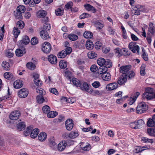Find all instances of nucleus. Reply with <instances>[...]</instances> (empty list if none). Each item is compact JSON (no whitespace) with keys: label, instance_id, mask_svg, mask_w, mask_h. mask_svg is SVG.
Here are the masks:
<instances>
[{"label":"nucleus","instance_id":"f257e3e1","mask_svg":"<svg viewBox=\"0 0 155 155\" xmlns=\"http://www.w3.org/2000/svg\"><path fill=\"white\" fill-rule=\"evenodd\" d=\"M101 68H99L97 70V73L98 74L101 75V77L103 80L105 81H109L111 79L110 74L107 72L108 68L106 67H103Z\"/></svg>","mask_w":155,"mask_h":155},{"label":"nucleus","instance_id":"f03ea898","mask_svg":"<svg viewBox=\"0 0 155 155\" xmlns=\"http://www.w3.org/2000/svg\"><path fill=\"white\" fill-rule=\"evenodd\" d=\"M154 92L153 89L150 87H147L146 89V92L142 95V99L147 101L150 100L154 98Z\"/></svg>","mask_w":155,"mask_h":155},{"label":"nucleus","instance_id":"7ed1b4c3","mask_svg":"<svg viewBox=\"0 0 155 155\" xmlns=\"http://www.w3.org/2000/svg\"><path fill=\"white\" fill-rule=\"evenodd\" d=\"M147 110V107L144 102H141L138 104L136 108L137 113L141 114L145 112Z\"/></svg>","mask_w":155,"mask_h":155},{"label":"nucleus","instance_id":"20e7f679","mask_svg":"<svg viewBox=\"0 0 155 155\" xmlns=\"http://www.w3.org/2000/svg\"><path fill=\"white\" fill-rule=\"evenodd\" d=\"M72 49L71 47H67L66 49L59 52L58 54L59 58H65L67 55L69 54L71 52Z\"/></svg>","mask_w":155,"mask_h":155},{"label":"nucleus","instance_id":"39448f33","mask_svg":"<svg viewBox=\"0 0 155 155\" xmlns=\"http://www.w3.org/2000/svg\"><path fill=\"white\" fill-rule=\"evenodd\" d=\"M51 50V46L49 42H45L43 44L42 46V50L43 52L48 54L50 52Z\"/></svg>","mask_w":155,"mask_h":155},{"label":"nucleus","instance_id":"423d86ee","mask_svg":"<svg viewBox=\"0 0 155 155\" xmlns=\"http://www.w3.org/2000/svg\"><path fill=\"white\" fill-rule=\"evenodd\" d=\"M129 48L133 53H135L137 51L138 54H139L140 48L139 46L136 45V43L134 42H130L129 44Z\"/></svg>","mask_w":155,"mask_h":155},{"label":"nucleus","instance_id":"0eeeda50","mask_svg":"<svg viewBox=\"0 0 155 155\" xmlns=\"http://www.w3.org/2000/svg\"><path fill=\"white\" fill-rule=\"evenodd\" d=\"M30 42V39L28 37L25 35L22 37L21 40L18 42V45L20 47H22L24 45H27Z\"/></svg>","mask_w":155,"mask_h":155},{"label":"nucleus","instance_id":"6e6552de","mask_svg":"<svg viewBox=\"0 0 155 155\" xmlns=\"http://www.w3.org/2000/svg\"><path fill=\"white\" fill-rule=\"evenodd\" d=\"M116 54H117L119 57H120L122 55L124 56H128L130 53L128 51H127L124 48L120 49L118 48L115 49Z\"/></svg>","mask_w":155,"mask_h":155},{"label":"nucleus","instance_id":"1a4fd4ad","mask_svg":"<svg viewBox=\"0 0 155 155\" xmlns=\"http://www.w3.org/2000/svg\"><path fill=\"white\" fill-rule=\"evenodd\" d=\"M21 115L20 112L19 110H14L9 115V118L12 120H17Z\"/></svg>","mask_w":155,"mask_h":155},{"label":"nucleus","instance_id":"9d476101","mask_svg":"<svg viewBox=\"0 0 155 155\" xmlns=\"http://www.w3.org/2000/svg\"><path fill=\"white\" fill-rule=\"evenodd\" d=\"M143 8V6L140 5H136L133 10H132V13H134V15H140V12L142 11Z\"/></svg>","mask_w":155,"mask_h":155},{"label":"nucleus","instance_id":"9b49d317","mask_svg":"<svg viewBox=\"0 0 155 155\" xmlns=\"http://www.w3.org/2000/svg\"><path fill=\"white\" fill-rule=\"evenodd\" d=\"M65 126L66 129L68 130H71L74 126L73 120L70 118L68 119L65 122Z\"/></svg>","mask_w":155,"mask_h":155},{"label":"nucleus","instance_id":"f8f14e48","mask_svg":"<svg viewBox=\"0 0 155 155\" xmlns=\"http://www.w3.org/2000/svg\"><path fill=\"white\" fill-rule=\"evenodd\" d=\"M33 77L34 78V81L35 85L38 86H41L42 85V81L38 79L39 75L36 73L33 74Z\"/></svg>","mask_w":155,"mask_h":155},{"label":"nucleus","instance_id":"ddd939ff","mask_svg":"<svg viewBox=\"0 0 155 155\" xmlns=\"http://www.w3.org/2000/svg\"><path fill=\"white\" fill-rule=\"evenodd\" d=\"M130 65H127L124 66H122L120 68V72L122 73L123 74H127L128 73L130 69Z\"/></svg>","mask_w":155,"mask_h":155},{"label":"nucleus","instance_id":"4468645a","mask_svg":"<svg viewBox=\"0 0 155 155\" xmlns=\"http://www.w3.org/2000/svg\"><path fill=\"white\" fill-rule=\"evenodd\" d=\"M28 94V90L25 88H23L20 89L18 93V94L19 97L21 98L26 97Z\"/></svg>","mask_w":155,"mask_h":155},{"label":"nucleus","instance_id":"2eb2a0df","mask_svg":"<svg viewBox=\"0 0 155 155\" xmlns=\"http://www.w3.org/2000/svg\"><path fill=\"white\" fill-rule=\"evenodd\" d=\"M127 81V75H122L118 78L117 83L119 85H122L124 84Z\"/></svg>","mask_w":155,"mask_h":155},{"label":"nucleus","instance_id":"dca6fc26","mask_svg":"<svg viewBox=\"0 0 155 155\" xmlns=\"http://www.w3.org/2000/svg\"><path fill=\"white\" fill-rule=\"evenodd\" d=\"M40 35L41 38L44 40H46L50 38L48 32L45 30H43L40 31Z\"/></svg>","mask_w":155,"mask_h":155},{"label":"nucleus","instance_id":"f3484780","mask_svg":"<svg viewBox=\"0 0 155 155\" xmlns=\"http://www.w3.org/2000/svg\"><path fill=\"white\" fill-rule=\"evenodd\" d=\"M67 146V142L66 141H62L61 142L58 144V149L59 151H62Z\"/></svg>","mask_w":155,"mask_h":155},{"label":"nucleus","instance_id":"a211bd4d","mask_svg":"<svg viewBox=\"0 0 155 155\" xmlns=\"http://www.w3.org/2000/svg\"><path fill=\"white\" fill-rule=\"evenodd\" d=\"M83 91H85L89 93L90 89L91 88H90L88 84L86 82H84L82 84H81V86L79 87Z\"/></svg>","mask_w":155,"mask_h":155},{"label":"nucleus","instance_id":"6ab92c4d","mask_svg":"<svg viewBox=\"0 0 155 155\" xmlns=\"http://www.w3.org/2000/svg\"><path fill=\"white\" fill-rule=\"evenodd\" d=\"M118 87V84L116 82L108 84L106 88L108 91H111L116 89Z\"/></svg>","mask_w":155,"mask_h":155},{"label":"nucleus","instance_id":"aec40b11","mask_svg":"<svg viewBox=\"0 0 155 155\" xmlns=\"http://www.w3.org/2000/svg\"><path fill=\"white\" fill-rule=\"evenodd\" d=\"M48 60L51 64H55L57 62V58L53 54H50L48 57Z\"/></svg>","mask_w":155,"mask_h":155},{"label":"nucleus","instance_id":"412c9836","mask_svg":"<svg viewBox=\"0 0 155 155\" xmlns=\"http://www.w3.org/2000/svg\"><path fill=\"white\" fill-rule=\"evenodd\" d=\"M85 8L87 11H91L93 13H95L96 12V9L94 7L88 4H86L84 5Z\"/></svg>","mask_w":155,"mask_h":155},{"label":"nucleus","instance_id":"4be33fe9","mask_svg":"<svg viewBox=\"0 0 155 155\" xmlns=\"http://www.w3.org/2000/svg\"><path fill=\"white\" fill-rule=\"evenodd\" d=\"M49 145L51 148L54 149L56 147L57 144L54 141V137H51L49 138Z\"/></svg>","mask_w":155,"mask_h":155},{"label":"nucleus","instance_id":"5701e85b","mask_svg":"<svg viewBox=\"0 0 155 155\" xmlns=\"http://www.w3.org/2000/svg\"><path fill=\"white\" fill-rule=\"evenodd\" d=\"M147 125L148 127L154 126L155 127V114L153 116L152 119L150 118L148 120Z\"/></svg>","mask_w":155,"mask_h":155},{"label":"nucleus","instance_id":"b1692460","mask_svg":"<svg viewBox=\"0 0 155 155\" xmlns=\"http://www.w3.org/2000/svg\"><path fill=\"white\" fill-rule=\"evenodd\" d=\"M148 31L152 35H154L155 33V25L151 22H150L149 25Z\"/></svg>","mask_w":155,"mask_h":155},{"label":"nucleus","instance_id":"393cba45","mask_svg":"<svg viewBox=\"0 0 155 155\" xmlns=\"http://www.w3.org/2000/svg\"><path fill=\"white\" fill-rule=\"evenodd\" d=\"M23 85L22 81L21 80H17L14 82L13 84L14 87L16 89L21 87Z\"/></svg>","mask_w":155,"mask_h":155},{"label":"nucleus","instance_id":"a878e982","mask_svg":"<svg viewBox=\"0 0 155 155\" xmlns=\"http://www.w3.org/2000/svg\"><path fill=\"white\" fill-rule=\"evenodd\" d=\"M86 48L89 50H92L94 48V44L92 41L91 40L87 41L85 43Z\"/></svg>","mask_w":155,"mask_h":155},{"label":"nucleus","instance_id":"bb28decb","mask_svg":"<svg viewBox=\"0 0 155 155\" xmlns=\"http://www.w3.org/2000/svg\"><path fill=\"white\" fill-rule=\"evenodd\" d=\"M89 93L91 94L94 96H101L102 94V93L100 91L98 90H93L92 88L90 90Z\"/></svg>","mask_w":155,"mask_h":155},{"label":"nucleus","instance_id":"cd10ccee","mask_svg":"<svg viewBox=\"0 0 155 155\" xmlns=\"http://www.w3.org/2000/svg\"><path fill=\"white\" fill-rule=\"evenodd\" d=\"M148 149L147 146H143V147L138 146L136 147L134 150L135 153H138L140 152Z\"/></svg>","mask_w":155,"mask_h":155},{"label":"nucleus","instance_id":"c85d7f7f","mask_svg":"<svg viewBox=\"0 0 155 155\" xmlns=\"http://www.w3.org/2000/svg\"><path fill=\"white\" fill-rule=\"evenodd\" d=\"M39 130L38 128H35L33 129L31 131L30 134L31 137L32 138H35L37 137L38 133Z\"/></svg>","mask_w":155,"mask_h":155},{"label":"nucleus","instance_id":"c756f323","mask_svg":"<svg viewBox=\"0 0 155 155\" xmlns=\"http://www.w3.org/2000/svg\"><path fill=\"white\" fill-rule=\"evenodd\" d=\"M20 32V31L18 30V28L14 27L13 30V34L15 38V39H14L15 41L16 42L17 41L16 39L18 38Z\"/></svg>","mask_w":155,"mask_h":155},{"label":"nucleus","instance_id":"7c9ffc66","mask_svg":"<svg viewBox=\"0 0 155 155\" xmlns=\"http://www.w3.org/2000/svg\"><path fill=\"white\" fill-rule=\"evenodd\" d=\"M47 14V12L43 10H40L37 13V16L39 18H42L46 16Z\"/></svg>","mask_w":155,"mask_h":155},{"label":"nucleus","instance_id":"2f4dec72","mask_svg":"<svg viewBox=\"0 0 155 155\" xmlns=\"http://www.w3.org/2000/svg\"><path fill=\"white\" fill-rule=\"evenodd\" d=\"M46 134L44 132H41L39 134L38 137V140L41 141H43L45 140L46 139Z\"/></svg>","mask_w":155,"mask_h":155},{"label":"nucleus","instance_id":"473e14b6","mask_svg":"<svg viewBox=\"0 0 155 155\" xmlns=\"http://www.w3.org/2000/svg\"><path fill=\"white\" fill-rule=\"evenodd\" d=\"M112 66V63L111 62V61L109 59H107L105 60V62L104 63V66H100L99 68H102V67H106L107 68H110Z\"/></svg>","mask_w":155,"mask_h":155},{"label":"nucleus","instance_id":"72a5a7b5","mask_svg":"<svg viewBox=\"0 0 155 155\" xmlns=\"http://www.w3.org/2000/svg\"><path fill=\"white\" fill-rule=\"evenodd\" d=\"M17 129L19 131H21L25 129L26 125L24 122H21L17 124Z\"/></svg>","mask_w":155,"mask_h":155},{"label":"nucleus","instance_id":"f704fd0d","mask_svg":"<svg viewBox=\"0 0 155 155\" xmlns=\"http://www.w3.org/2000/svg\"><path fill=\"white\" fill-rule=\"evenodd\" d=\"M26 66L28 69L31 70H35L36 68L35 64L31 62L27 63L26 64Z\"/></svg>","mask_w":155,"mask_h":155},{"label":"nucleus","instance_id":"c9c22d12","mask_svg":"<svg viewBox=\"0 0 155 155\" xmlns=\"http://www.w3.org/2000/svg\"><path fill=\"white\" fill-rule=\"evenodd\" d=\"M140 94L139 92H136L134 93V95L133 96V98H130V100L131 101V103H130V104H131L130 105L133 104L138 96Z\"/></svg>","mask_w":155,"mask_h":155},{"label":"nucleus","instance_id":"e433bc0d","mask_svg":"<svg viewBox=\"0 0 155 155\" xmlns=\"http://www.w3.org/2000/svg\"><path fill=\"white\" fill-rule=\"evenodd\" d=\"M137 128V129H140L142 128L143 125L144 124V122L142 119H140L136 121Z\"/></svg>","mask_w":155,"mask_h":155},{"label":"nucleus","instance_id":"4c0bfd02","mask_svg":"<svg viewBox=\"0 0 155 155\" xmlns=\"http://www.w3.org/2000/svg\"><path fill=\"white\" fill-rule=\"evenodd\" d=\"M58 113L55 111H49L47 114V116L49 118H54L57 116Z\"/></svg>","mask_w":155,"mask_h":155},{"label":"nucleus","instance_id":"58836bf2","mask_svg":"<svg viewBox=\"0 0 155 155\" xmlns=\"http://www.w3.org/2000/svg\"><path fill=\"white\" fill-rule=\"evenodd\" d=\"M97 55V54L94 51H90L87 53V56L90 59L96 58Z\"/></svg>","mask_w":155,"mask_h":155},{"label":"nucleus","instance_id":"ea45409f","mask_svg":"<svg viewBox=\"0 0 155 155\" xmlns=\"http://www.w3.org/2000/svg\"><path fill=\"white\" fill-rule=\"evenodd\" d=\"M68 37L70 40L72 41H75L78 38V37L77 35L72 33L69 34L68 36Z\"/></svg>","mask_w":155,"mask_h":155},{"label":"nucleus","instance_id":"a19ab883","mask_svg":"<svg viewBox=\"0 0 155 155\" xmlns=\"http://www.w3.org/2000/svg\"><path fill=\"white\" fill-rule=\"evenodd\" d=\"M83 35L85 38H91L93 37V34L90 31H87L84 32Z\"/></svg>","mask_w":155,"mask_h":155},{"label":"nucleus","instance_id":"79ce46f5","mask_svg":"<svg viewBox=\"0 0 155 155\" xmlns=\"http://www.w3.org/2000/svg\"><path fill=\"white\" fill-rule=\"evenodd\" d=\"M147 132L149 135L151 136L155 137V127L147 129Z\"/></svg>","mask_w":155,"mask_h":155},{"label":"nucleus","instance_id":"37998d69","mask_svg":"<svg viewBox=\"0 0 155 155\" xmlns=\"http://www.w3.org/2000/svg\"><path fill=\"white\" fill-rule=\"evenodd\" d=\"M79 135L78 132L77 131H72L70 133V138H74Z\"/></svg>","mask_w":155,"mask_h":155},{"label":"nucleus","instance_id":"c03bdc74","mask_svg":"<svg viewBox=\"0 0 155 155\" xmlns=\"http://www.w3.org/2000/svg\"><path fill=\"white\" fill-rule=\"evenodd\" d=\"M4 78L8 80H11L13 77V76L12 73L9 72H6L4 74Z\"/></svg>","mask_w":155,"mask_h":155},{"label":"nucleus","instance_id":"a18cd8bd","mask_svg":"<svg viewBox=\"0 0 155 155\" xmlns=\"http://www.w3.org/2000/svg\"><path fill=\"white\" fill-rule=\"evenodd\" d=\"M36 100L37 102L40 104H42L45 101L43 96L41 95H38L37 96Z\"/></svg>","mask_w":155,"mask_h":155},{"label":"nucleus","instance_id":"49530a36","mask_svg":"<svg viewBox=\"0 0 155 155\" xmlns=\"http://www.w3.org/2000/svg\"><path fill=\"white\" fill-rule=\"evenodd\" d=\"M16 11L18 12V13L20 12L21 13H22L25 11V7L23 5H20L17 7Z\"/></svg>","mask_w":155,"mask_h":155},{"label":"nucleus","instance_id":"de8ad7c7","mask_svg":"<svg viewBox=\"0 0 155 155\" xmlns=\"http://www.w3.org/2000/svg\"><path fill=\"white\" fill-rule=\"evenodd\" d=\"M67 62L64 60H61L59 63V66L61 69H64L67 66Z\"/></svg>","mask_w":155,"mask_h":155},{"label":"nucleus","instance_id":"09e8293b","mask_svg":"<svg viewBox=\"0 0 155 155\" xmlns=\"http://www.w3.org/2000/svg\"><path fill=\"white\" fill-rule=\"evenodd\" d=\"M72 82L73 84L76 87H79L81 86V84L80 81L76 78H72Z\"/></svg>","mask_w":155,"mask_h":155},{"label":"nucleus","instance_id":"8fccbe9b","mask_svg":"<svg viewBox=\"0 0 155 155\" xmlns=\"http://www.w3.org/2000/svg\"><path fill=\"white\" fill-rule=\"evenodd\" d=\"M33 129V126H30L28 127H27L26 130L24 131V134L25 135V136H28Z\"/></svg>","mask_w":155,"mask_h":155},{"label":"nucleus","instance_id":"3c124183","mask_svg":"<svg viewBox=\"0 0 155 155\" xmlns=\"http://www.w3.org/2000/svg\"><path fill=\"white\" fill-rule=\"evenodd\" d=\"M2 65L3 68L5 70H7L10 69V66L9 64L5 61L2 63Z\"/></svg>","mask_w":155,"mask_h":155},{"label":"nucleus","instance_id":"603ef678","mask_svg":"<svg viewBox=\"0 0 155 155\" xmlns=\"http://www.w3.org/2000/svg\"><path fill=\"white\" fill-rule=\"evenodd\" d=\"M55 13L57 15L61 16L63 14L64 10L63 8H58L55 10Z\"/></svg>","mask_w":155,"mask_h":155},{"label":"nucleus","instance_id":"864d4df0","mask_svg":"<svg viewBox=\"0 0 155 155\" xmlns=\"http://www.w3.org/2000/svg\"><path fill=\"white\" fill-rule=\"evenodd\" d=\"M73 6V3L71 2H68L65 5L64 9L65 10H67L69 9H71L72 7Z\"/></svg>","mask_w":155,"mask_h":155},{"label":"nucleus","instance_id":"5fc2aeb1","mask_svg":"<svg viewBox=\"0 0 155 155\" xmlns=\"http://www.w3.org/2000/svg\"><path fill=\"white\" fill-rule=\"evenodd\" d=\"M36 91L37 93H39L40 94L39 95L43 96L46 94L45 91L41 88H40L38 87L36 89Z\"/></svg>","mask_w":155,"mask_h":155},{"label":"nucleus","instance_id":"6e6d98bb","mask_svg":"<svg viewBox=\"0 0 155 155\" xmlns=\"http://www.w3.org/2000/svg\"><path fill=\"white\" fill-rule=\"evenodd\" d=\"M105 60L103 58H100L97 60V64L100 66H104Z\"/></svg>","mask_w":155,"mask_h":155},{"label":"nucleus","instance_id":"4d7b16f0","mask_svg":"<svg viewBox=\"0 0 155 155\" xmlns=\"http://www.w3.org/2000/svg\"><path fill=\"white\" fill-rule=\"evenodd\" d=\"M94 24L99 30L102 29L104 27L103 24L98 21H96L94 22Z\"/></svg>","mask_w":155,"mask_h":155},{"label":"nucleus","instance_id":"13d9d810","mask_svg":"<svg viewBox=\"0 0 155 155\" xmlns=\"http://www.w3.org/2000/svg\"><path fill=\"white\" fill-rule=\"evenodd\" d=\"M22 13L20 12L18 13V12L16 11V12H14V15L15 16V19H21L22 18Z\"/></svg>","mask_w":155,"mask_h":155},{"label":"nucleus","instance_id":"bf43d9fd","mask_svg":"<svg viewBox=\"0 0 155 155\" xmlns=\"http://www.w3.org/2000/svg\"><path fill=\"white\" fill-rule=\"evenodd\" d=\"M145 65L143 64L140 67V73L141 75L143 76L145 74Z\"/></svg>","mask_w":155,"mask_h":155},{"label":"nucleus","instance_id":"052dcab7","mask_svg":"<svg viewBox=\"0 0 155 155\" xmlns=\"http://www.w3.org/2000/svg\"><path fill=\"white\" fill-rule=\"evenodd\" d=\"M16 26L20 29L23 28L25 26L24 22L21 20L18 21L16 23Z\"/></svg>","mask_w":155,"mask_h":155},{"label":"nucleus","instance_id":"680f3d73","mask_svg":"<svg viewBox=\"0 0 155 155\" xmlns=\"http://www.w3.org/2000/svg\"><path fill=\"white\" fill-rule=\"evenodd\" d=\"M42 110L44 113L47 114L50 111V108L48 106L45 105L43 107Z\"/></svg>","mask_w":155,"mask_h":155},{"label":"nucleus","instance_id":"e2e57ef3","mask_svg":"<svg viewBox=\"0 0 155 155\" xmlns=\"http://www.w3.org/2000/svg\"><path fill=\"white\" fill-rule=\"evenodd\" d=\"M51 28V25L48 23H44L43 26V30H49Z\"/></svg>","mask_w":155,"mask_h":155},{"label":"nucleus","instance_id":"0e129e2a","mask_svg":"<svg viewBox=\"0 0 155 155\" xmlns=\"http://www.w3.org/2000/svg\"><path fill=\"white\" fill-rule=\"evenodd\" d=\"M38 43V39L36 37L32 38L31 41V43L32 45H35L37 44Z\"/></svg>","mask_w":155,"mask_h":155},{"label":"nucleus","instance_id":"69168bd1","mask_svg":"<svg viewBox=\"0 0 155 155\" xmlns=\"http://www.w3.org/2000/svg\"><path fill=\"white\" fill-rule=\"evenodd\" d=\"M16 55L18 57L22 56L23 54V52L20 49H17L15 51Z\"/></svg>","mask_w":155,"mask_h":155},{"label":"nucleus","instance_id":"338daca9","mask_svg":"<svg viewBox=\"0 0 155 155\" xmlns=\"http://www.w3.org/2000/svg\"><path fill=\"white\" fill-rule=\"evenodd\" d=\"M91 16L89 14L84 13L80 15L79 18L80 19H84L85 18H88Z\"/></svg>","mask_w":155,"mask_h":155},{"label":"nucleus","instance_id":"774afa93","mask_svg":"<svg viewBox=\"0 0 155 155\" xmlns=\"http://www.w3.org/2000/svg\"><path fill=\"white\" fill-rule=\"evenodd\" d=\"M127 74L129 78L131 79L133 78L134 77L135 74L134 71H129Z\"/></svg>","mask_w":155,"mask_h":155}]
</instances>
